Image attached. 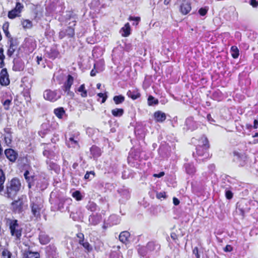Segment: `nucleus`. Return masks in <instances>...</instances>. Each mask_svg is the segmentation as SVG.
I'll list each match as a JSON object with an SVG mask.
<instances>
[{
	"instance_id": "nucleus-1",
	"label": "nucleus",
	"mask_w": 258,
	"mask_h": 258,
	"mask_svg": "<svg viewBox=\"0 0 258 258\" xmlns=\"http://www.w3.org/2000/svg\"><path fill=\"white\" fill-rule=\"evenodd\" d=\"M30 207L31 209V219L35 221L41 219V214L44 211V205L42 200L40 197H36L30 201Z\"/></svg>"
},
{
	"instance_id": "nucleus-2",
	"label": "nucleus",
	"mask_w": 258,
	"mask_h": 258,
	"mask_svg": "<svg viewBox=\"0 0 258 258\" xmlns=\"http://www.w3.org/2000/svg\"><path fill=\"white\" fill-rule=\"evenodd\" d=\"M6 224L9 227L11 235L16 240H20L22 236L23 228L19 224V221L15 219L7 218Z\"/></svg>"
},
{
	"instance_id": "nucleus-3",
	"label": "nucleus",
	"mask_w": 258,
	"mask_h": 258,
	"mask_svg": "<svg viewBox=\"0 0 258 258\" xmlns=\"http://www.w3.org/2000/svg\"><path fill=\"white\" fill-rule=\"evenodd\" d=\"M210 145L209 141L205 135H203L198 140V144L196 148V153H194L198 156L208 157L209 155V149Z\"/></svg>"
},
{
	"instance_id": "nucleus-4",
	"label": "nucleus",
	"mask_w": 258,
	"mask_h": 258,
	"mask_svg": "<svg viewBox=\"0 0 258 258\" xmlns=\"http://www.w3.org/2000/svg\"><path fill=\"white\" fill-rule=\"evenodd\" d=\"M21 183L17 178H13L6 186V194L9 198L13 199L20 190Z\"/></svg>"
},
{
	"instance_id": "nucleus-5",
	"label": "nucleus",
	"mask_w": 258,
	"mask_h": 258,
	"mask_svg": "<svg viewBox=\"0 0 258 258\" xmlns=\"http://www.w3.org/2000/svg\"><path fill=\"white\" fill-rule=\"evenodd\" d=\"M24 6L23 4L20 2H17L15 7L9 11L8 13V17L10 19H14L17 17H20L21 13L23 11Z\"/></svg>"
},
{
	"instance_id": "nucleus-6",
	"label": "nucleus",
	"mask_w": 258,
	"mask_h": 258,
	"mask_svg": "<svg viewBox=\"0 0 258 258\" xmlns=\"http://www.w3.org/2000/svg\"><path fill=\"white\" fill-rule=\"evenodd\" d=\"M43 97L47 101L54 102L60 98L61 95L57 90L46 89L43 92Z\"/></svg>"
},
{
	"instance_id": "nucleus-7",
	"label": "nucleus",
	"mask_w": 258,
	"mask_h": 258,
	"mask_svg": "<svg viewBox=\"0 0 258 258\" xmlns=\"http://www.w3.org/2000/svg\"><path fill=\"white\" fill-rule=\"evenodd\" d=\"M235 157L234 161L239 162L240 166H243L245 165L246 162L248 159V156L246 153L239 152L237 151H234L233 152Z\"/></svg>"
},
{
	"instance_id": "nucleus-8",
	"label": "nucleus",
	"mask_w": 258,
	"mask_h": 258,
	"mask_svg": "<svg viewBox=\"0 0 258 258\" xmlns=\"http://www.w3.org/2000/svg\"><path fill=\"white\" fill-rule=\"evenodd\" d=\"M10 83L9 74L6 68H3L0 72V84L2 86H7Z\"/></svg>"
},
{
	"instance_id": "nucleus-9",
	"label": "nucleus",
	"mask_w": 258,
	"mask_h": 258,
	"mask_svg": "<svg viewBox=\"0 0 258 258\" xmlns=\"http://www.w3.org/2000/svg\"><path fill=\"white\" fill-rule=\"evenodd\" d=\"M46 54L47 57L51 60L60 57V52L55 45L51 47L49 50L47 51Z\"/></svg>"
},
{
	"instance_id": "nucleus-10",
	"label": "nucleus",
	"mask_w": 258,
	"mask_h": 258,
	"mask_svg": "<svg viewBox=\"0 0 258 258\" xmlns=\"http://www.w3.org/2000/svg\"><path fill=\"white\" fill-rule=\"evenodd\" d=\"M8 44L9 47L7 50V55L11 57L13 55L15 51L16 50L18 47V43L16 38L12 39V40H9Z\"/></svg>"
},
{
	"instance_id": "nucleus-11",
	"label": "nucleus",
	"mask_w": 258,
	"mask_h": 258,
	"mask_svg": "<svg viewBox=\"0 0 258 258\" xmlns=\"http://www.w3.org/2000/svg\"><path fill=\"white\" fill-rule=\"evenodd\" d=\"M191 10V3L188 0H183L179 7V11L183 15L188 14Z\"/></svg>"
},
{
	"instance_id": "nucleus-12",
	"label": "nucleus",
	"mask_w": 258,
	"mask_h": 258,
	"mask_svg": "<svg viewBox=\"0 0 258 258\" xmlns=\"http://www.w3.org/2000/svg\"><path fill=\"white\" fill-rule=\"evenodd\" d=\"M4 153L7 158L12 163L16 161L18 156L17 152L11 148L6 149Z\"/></svg>"
},
{
	"instance_id": "nucleus-13",
	"label": "nucleus",
	"mask_w": 258,
	"mask_h": 258,
	"mask_svg": "<svg viewBox=\"0 0 258 258\" xmlns=\"http://www.w3.org/2000/svg\"><path fill=\"white\" fill-rule=\"evenodd\" d=\"M74 79L73 77L71 75H69L67 76V79L66 81L64 83L62 86V89L65 92H67L68 93H69L71 87L74 83Z\"/></svg>"
},
{
	"instance_id": "nucleus-14",
	"label": "nucleus",
	"mask_w": 258,
	"mask_h": 258,
	"mask_svg": "<svg viewBox=\"0 0 258 258\" xmlns=\"http://www.w3.org/2000/svg\"><path fill=\"white\" fill-rule=\"evenodd\" d=\"M24 178L28 183V187L30 189L34 185L35 176L33 175H30V172L26 170L24 173Z\"/></svg>"
},
{
	"instance_id": "nucleus-15",
	"label": "nucleus",
	"mask_w": 258,
	"mask_h": 258,
	"mask_svg": "<svg viewBox=\"0 0 258 258\" xmlns=\"http://www.w3.org/2000/svg\"><path fill=\"white\" fill-rule=\"evenodd\" d=\"M23 202L20 200H16L12 203L13 210L15 213H20L23 211Z\"/></svg>"
},
{
	"instance_id": "nucleus-16",
	"label": "nucleus",
	"mask_w": 258,
	"mask_h": 258,
	"mask_svg": "<svg viewBox=\"0 0 258 258\" xmlns=\"http://www.w3.org/2000/svg\"><path fill=\"white\" fill-rule=\"evenodd\" d=\"M101 215L99 213L92 214L89 217V222L91 225L95 226L101 222Z\"/></svg>"
},
{
	"instance_id": "nucleus-17",
	"label": "nucleus",
	"mask_w": 258,
	"mask_h": 258,
	"mask_svg": "<svg viewBox=\"0 0 258 258\" xmlns=\"http://www.w3.org/2000/svg\"><path fill=\"white\" fill-rule=\"evenodd\" d=\"M154 119L156 122H163L166 119V115L164 112L158 110L153 114Z\"/></svg>"
},
{
	"instance_id": "nucleus-18",
	"label": "nucleus",
	"mask_w": 258,
	"mask_h": 258,
	"mask_svg": "<svg viewBox=\"0 0 258 258\" xmlns=\"http://www.w3.org/2000/svg\"><path fill=\"white\" fill-rule=\"evenodd\" d=\"M160 245L155 241H149L147 243L146 248L148 251H158L160 249Z\"/></svg>"
},
{
	"instance_id": "nucleus-19",
	"label": "nucleus",
	"mask_w": 258,
	"mask_h": 258,
	"mask_svg": "<svg viewBox=\"0 0 258 258\" xmlns=\"http://www.w3.org/2000/svg\"><path fill=\"white\" fill-rule=\"evenodd\" d=\"M79 135L80 134L79 132L70 134V137L69 138V141L71 142L72 147H75V146H79V142L78 140Z\"/></svg>"
},
{
	"instance_id": "nucleus-20",
	"label": "nucleus",
	"mask_w": 258,
	"mask_h": 258,
	"mask_svg": "<svg viewBox=\"0 0 258 258\" xmlns=\"http://www.w3.org/2000/svg\"><path fill=\"white\" fill-rule=\"evenodd\" d=\"M90 151L93 158L99 157L102 155L101 149L96 145H93L90 148Z\"/></svg>"
},
{
	"instance_id": "nucleus-21",
	"label": "nucleus",
	"mask_w": 258,
	"mask_h": 258,
	"mask_svg": "<svg viewBox=\"0 0 258 258\" xmlns=\"http://www.w3.org/2000/svg\"><path fill=\"white\" fill-rule=\"evenodd\" d=\"M23 258H40V253L33 252L30 250H25L23 254Z\"/></svg>"
},
{
	"instance_id": "nucleus-22",
	"label": "nucleus",
	"mask_w": 258,
	"mask_h": 258,
	"mask_svg": "<svg viewBox=\"0 0 258 258\" xmlns=\"http://www.w3.org/2000/svg\"><path fill=\"white\" fill-rule=\"evenodd\" d=\"M126 95L133 100H136L139 98L141 95L138 89H135L134 90H128L126 93Z\"/></svg>"
},
{
	"instance_id": "nucleus-23",
	"label": "nucleus",
	"mask_w": 258,
	"mask_h": 258,
	"mask_svg": "<svg viewBox=\"0 0 258 258\" xmlns=\"http://www.w3.org/2000/svg\"><path fill=\"white\" fill-rule=\"evenodd\" d=\"M186 173L189 175H193L196 172V168L193 163H187L184 164Z\"/></svg>"
},
{
	"instance_id": "nucleus-24",
	"label": "nucleus",
	"mask_w": 258,
	"mask_h": 258,
	"mask_svg": "<svg viewBox=\"0 0 258 258\" xmlns=\"http://www.w3.org/2000/svg\"><path fill=\"white\" fill-rule=\"evenodd\" d=\"M130 233L127 231L121 232L119 235V240L124 244H127L129 241Z\"/></svg>"
},
{
	"instance_id": "nucleus-25",
	"label": "nucleus",
	"mask_w": 258,
	"mask_h": 258,
	"mask_svg": "<svg viewBox=\"0 0 258 258\" xmlns=\"http://www.w3.org/2000/svg\"><path fill=\"white\" fill-rule=\"evenodd\" d=\"M131 28L129 23L125 24L124 26L121 28L120 32L121 36L124 37H128L131 34Z\"/></svg>"
},
{
	"instance_id": "nucleus-26",
	"label": "nucleus",
	"mask_w": 258,
	"mask_h": 258,
	"mask_svg": "<svg viewBox=\"0 0 258 258\" xmlns=\"http://www.w3.org/2000/svg\"><path fill=\"white\" fill-rule=\"evenodd\" d=\"M39 240L41 244L45 245L49 242L50 238L49 236L44 232H41L39 235Z\"/></svg>"
},
{
	"instance_id": "nucleus-27",
	"label": "nucleus",
	"mask_w": 258,
	"mask_h": 258,
	"mask_svg": "<svg viewBox=\"0 0 258 258\" xmlns=\"http://www.w3.org/2000/svg\"><path fill=\"white\" fill-rule=\"evenodd\" d=\"M6 180V175L4 170L0 168V195H2L4 189V183Z\"/></svg>"
},
{
	"instance_id": "nucleus-28",
	"label": "nucleus",
	"mask_w": 258,
	"mask_h": 258,
	"mask_svg": "<svg viewBox=\"0 0 258 258\" xmlns=\"http://www.w3.org/2000/svg\"><path fill=\"white\" fill-rule=\"evenodd\" d=\"M53 113L58 119H61L63 118V116L66 113V111L63 107H59L53 110Z\"/></svg>"
},
{
	"instance_id": "nucleus-29",
	"label": "nucleus",
	"mask_w": 258,
	"mask_h": 258,
	"mask_svg": "<svg viewBox=\"0 0 258 258\" xmlns=\"http://www.w3.org/2000/svg\"><path fill=\"white\" fill-rule=\"evenodd\" d=\"M74 25L73 26H68L67 29L65 30L67 36H68L70 38H73L75 36V27L76 25V21H74Z\"/></svg>"
},
{
	"instance_id": "nucleus-30",
	"label": "nucleus",
	"mask_w": 258,
	"mask_h": 258,
	"mask_svg": "<svg viewBox=\"0 0 258 258\" xmlns=\"http://www.w3.org/2000/svg\"><path fill=\"white\" fill-rule=\"evenodd\" d=\"M21 25L25 29H30L33 27V23L29 19H23L21 21Z\"/></svg>"
},
{
	"instance_id": "nucleus-31",
	"label": "nucleus",
	"mask_w": 258,
	"mask_h": 258,
	"mask_svg": "<svg viewBox=\"0 0 258 258\" xmlns=\"http://www.w3.org/2000/svg\"><path fill=\"white\" fill-rule=\"evenodd\" d=\"M86 207L88 210L92 212H96L98 209L97 205L94 202L91 201H89Z\"/></svg>"
},
{
	"instance_id": "nucleus-32",
	"label": "nucleus",
	"mask_w": 258,
	"mask_h": 258,
	"mask_svg": "<svg viewBox=\"0 0 258 258\" xmlns=\"http://www.w3.org/2000/svg\"><path fill=\"white\" fill-rule=\"evenodd\" d=\"M80 93V95L83 98H86L88 96V91L86 89L85 85L83 84L80 85L77 90Z\"/></svg>"
},
{
	"instance_id": "nucleus-33",
	"label": "nucleus",
	"mask_w": 258,
	"mask_h": 258,
	"mask_svg": "<svg viewBox=\"0 0 258 258\" xmlns=\"http://www.w3.org/2000/svg\"><path fill=\"white\" fill-rule=\"evenodd\" d=\"M113 100L116 105H118L124 101L125 97L122 95H116L113 97Z\"/></svg>"
},
{
	"instance_id": "nucleus-34",
	"label": "nucleus",
	"mask_w": 258,
	"mask_h": 258,
	"mask_svg": "<svg viewBox=\"0 0 258 258\" xmlns=\"http://www.w3.org/2000/svg\"><path fill=\"white\" fill-rule=\"evenodd\" d=\"M111 113L114 117H120L124 113V109L122 108H115L112 109Z\"/></svg>"
},
{
	"instance_id": "nucleus-35",
	"label": "nucleus",
	"mask_w": 258,
	"mask_h": 258,
	"mask_svg": "<svg viewBox=\"0 0 258 258\" xmlns=\"http://www.w3.org/2000/svg\"><path fill=\"white\" fill-rule=\"evenodd\" d=\"M230 50L231 52V56L233 58L235 59L238 57L239 55V51L237 46H231Z\"/></svg>"
},
{
	"instance_id": "nucleus-36",
	"label": "nucleus",
	"mask_w": 258,
	"mask_h": 258,
	"mask_svg": "<svg viewBox=\"0 0 258 258\" xmlns=\"http://www.w3.org/2000/svg\"><path fill=\"white\" fill-rule=\"evenodd\" d=\"M159 103V101L157 99H155V97L152 95L149 96L148 98V104L149 106H152L153 105H157Z\"/></svg>"
},
{
	"instance_id": "nucleus-37",
	"label": "nucleus",
	"mask_w": 258,
	"mask_h": 258,
	"mask_svg": "<svg viewBox=\"0 0 258 258\" xmlns=\"http://www.w3.org/2000/svg\"><path fill=\"white\" fill-rule=\"evenodd\" d=\"M72 196L77 201H81L83 198L80 191L78 190L73 192L72 194Z\"/></svg>"
},
{
	"instance_id": "nucleus-38",
	"label": "nucleus",
	"mask_w": 258,
	"mask_h": 258,
	"mask_svg": "<svg viewBox=\"0 0 258 258\" xmlns=\"http://www.w3.org/2000/svg\"><path fill=\"white\" fill-rule=\"evenodd\" d=\"M5 58V56L4 54V49L3 48H0V69L4 68L5 65L4 60Z\"/></svg>"
},
{
	"instance_id": "nucleus-39",
	"label": "nucleus",
	"mask_w": 258,
	"mask_h": 258,
	"mask_svg": "<svg viewBox=\"0 0 258 258\" xmlns=\"http://www.w3.org/2000/svg\"><path fill=\"white\" fill-rule=\"evenodd\" d=\"M12 253L8 250V249L4 248L2 251V258H11Z\"/></svg>"
},
{
	"instance_id": "nucleus-40",
	"label": "nucleus",
	"mask_w": 258,
	"mask_h": 258,
	"mask_svg": "<svg viewBox=\"0 0 258 258\" xmlns=\"http://www.w3.org/2000/svg\"><path fill=\"white\" fill-rule=\"evenodd\" d=\"M12 97H10V98L6 99L4 102H3V105L4 106V109L6 110H8L10 109V106L12 104Z\"/></svg>"
},
{
	"instance_id": "nucleus-41",
	"label": "nucleus",
	"mask_w": 258,
	"mask_h": 258,
	"mask_svg": "<svg viewBox=\"0 0 258 258\" xmlns=\"http://www.w3.org/2000/svg\"><path fill=\"white\" fill-rule=\"evenodd\" d=\"M128 20L130 21H134V22L133 23V25L137 26L141 21V18L140 17H133L130 16L128 18Z\"/></svg>"
},
{
	"instance_id": "nucleus-42",
	"label": "nucleus",
	"mask_w": 258,
	"mask_h": 258,
	"mask_svg": "<svg viewBox=\"0 0 258 258\" xmlns=\"http://www.w3.org/2000/svg\"><path fill=\"white\" fill-rule=\"evenodd\" d=\"M4 141L8 146H11L12 142V135L9 134V135L5 136Z\"/></svg>"
},
{
	"instance_id": "nucleus-43",
	"label": "nucleus",
	"mask_w": 258,
	"mask_h": 258,
	"mask_svg": "<svg viewBox=\"0 0 258 258\" xmlns=\"http://www.w3.org/2000/svg\"><path fill=\"white\" fill-rule=\"evenodd\" d=\"M80 245H82L83 247L88 251L90 252L92 251V247L91 245L90 244V243L88 241H83L80 244Z\"/></svg>"
},
{
	"instance_id": "nucleus-44",
	"label": "nucleus",
	"mask_w": 258,
	"mask_h": 258,
	"mask_svg": "<svg viewBox=\"0 0 258 258\" xmlns=\"http://www.w3.org/2000/svg\"><path fill=\"white\" fill-rule=\"evenodd\" d=\"M208 11V8L205 7V8H201L199 9L198 12L199 14L202 16H205Z\"/></svg>"
},
{
	"instance_id": "nucleus-45",
	"label": "nucleus",
	"mask_w": 258,
	"mask_h": 258,
	"mask_svg": "<svg viewBox=\"0 0 258 258\" xmlns=\"http://www.w3.org/2000/svg\"><path fill=\"white\" fill-rule=\"evenodd\" d=\"M97 95L100 98H102L101 103H104L108 97L106 93H99Z\"/></svg>"
},
{
	"instance_id": "nucleus-46",
	"label": "nucleus",
	"mask_w": 258,
	"mask_h": 258,
	"mask_svg": "<svg viewBox=\"0 0 258 258\" xmlns=\"http://www.w3.org/2000/svg\"><path fill=\"white\" fill-rule=\"evenodd\" d=\"M78 239V243L79 244L81 243L84 241V235L83 233L80 232L77 234L76 235Z\"/></svg>"
},
{
	"instance_id": "nucleus-47",
	"label": "nucleus",
	"mask_w": 258,
	"mask_h": 258,
	"mask_svg": "<svg viewBox=\"0 0 258 258\" xmlns=\"http://www.w3.org/2000/svg\"><path fill=\"white\" fill-rule=\"evenodd\" d=\"M225 197L227 199L231 200L233 197V194L231 190H227L225 191Z\"/></svg>"
},
{
	"instance_id": "nucleus-48",
	"label": "nucleus",
	"mask_w": 258,
	"mask_h": 258,
	"mask_svg": "<svg viewBox=\"0 0 258 258\" xmlns=\"http://www.w3.org/2000/svg\"><path fill=\"white\" fill-rule=\"evenodd\" d=\"M156 198L158 199H161V198L166 199V192L165 191L157 192Z\"/></svg>"
},
{
	"instance_id": "nucleus-49",
	"label": "nucleus",
	"mask_w": 258,
	"mask_h": 258,
	"mask_svg": "<svg viewBox=\"0 0 258 258\" xmlns=\"http://www.w3.org/2000/svg\"><path fill=\"white\" fill-rule=\"evenodd\" d=\"M91 174L92 175V178L94 177L95 175V173L94 171H87V172L86 173V174H85V176H84V178L85 179H89V178H90V175Z\"/></svg>"
},
{
	"instance_id": "nucleus-50",
	"label": "nucleus",
	"mask_w": 258,
	"mask_h": 258,
	"mask_svg": "<svg viewBox=\"0 0 258 258\" xmlns=\"http://www.w3.org/2000/svg\"><path fill=\"white\" fill-rule=\"evenodd\" d=\"M97 64L96 63L94 64L93 69L91 71L90 76L91 77H94L96 75V74L98 72L96 69Z\"/></svg>"
},
{
	"instance_id": "nucleus-51",
	"label": "nucleus",
	"mask_w": 258,
	"mask_h": 258,
	"mask_svg": "<svg viewBox=\"0 0 258 258\" xmlns=\"http://www.w3.org/2000/svg\"><path fill=\"white\" fill-rule=\"evenodd\" d=\"M249 4L253 8H257L258 7V1L257 0H249Z\"/></svg>"
},
{
	"instance_id": "nucleus-52",
	"label": "nucleus",
	"mask_w": 258,
	"mask_h": 258,
	"mask_svg": "<svg viewBox=\"0 0 258 258\" xmlns=\"http://www.w3.org/2000/svg\"><path fill=\"white\" fill-rule=\"evenodd\" d=\"M170 236L175 242H176V240L178 239V235L174 232L171 233Z\"/></svg>"
},
{
	"instance_id": "nucleus-53",
	"label": "nucleus",
	"mask_w": 258,
	"mask_h": 258,
	"mask_svg": "<svg viewBox=\"0 0 258 258\" xmlns=\"http://www.w3.org/2000/svg\"><path fill=\"white\" fill-rule=\"evenodd\" d=\"M233 250V247L229 244H227L226 245V246L224 248V251L225 252H231Z\"/></svg>"
},
{
	"instance_id": "nucleus-54",
	"label": "nucleus",
	"mask_w": 258,
	"mask_h": 258,
	"mask_svg": "<svg viewBox=\"0 0 258 258\" xmlns=\"http://www.w3.org/2000/svg\"><path fill=\"white\" fill-rule=\"evenodd\" d=\"M9 23L8 22H5L2 26V29L4 32L9 30Z\"/></svg>"
},
{
	"instance_id": "nucleus-55",
	"label": "nucleus",
	"mask_w": 258,
	"mask_h": 258,
	"mask_svg": "<svg viewBox=\"0 0 258 258\" xmlns=\"http://www.w3.org/2000/svg\"><path fill=\"white\" fill-rule=\"evenodd\" d=\"M66 36H67V34L66 31L61 30L59 32L58 36L60 39H62Z\"/></svg>"
},
{
	"instance_id": "nucleus-56",
	"label": "nucleus",
	"mask_w": 258,
	"mask_h": 258,
	"mask_svg": "<svg viewBox=\"0 0 258 258\" xmlns=\"http://www.w3.org/2000/svg\"><path fill=\"white\" fill-rule=\"evenodd\" d=\"M5 34V36H6V37L8 39V40H12V39H14L12 36V35H11L10 32H9V30H8V31H6L5 32H4Z\"/></svg>"
},
{
	"instance_id": "nucleus-57",
	"label": "nucleus",
	"mask_w": 258,
	"mask_h": 258,
	"mask_svg": "<svg viewBox=\"0 0 258 258\" xmlns=\"http://www.w3.org/2000/svg\"><path fill=\"white\" fill-rule=\"evenodd\" d=\"M164 174H165L164 172L162 171V172H160L158 174H154L153 175V176L155 177L160 178V177L163 176L164 175Z\"/></svg>"
},
{
	"instance_id": "nucleus-58",
	"label": "nucleus",
	"mask_w": 258,
	"mask_h": 258,
	"mask_svg": "<svg viewBox=\"0 0 258 258\" xmlns=\"http://www.w3.org/2000/svg\"><path fill=\"white\" fill-rule=\"evenodd\" d=\"M173 203L175 206H177L179 204L180 201L177 198L174 197L173 198Z\"/></svg>"
},
{
	"instance_id": "nucleus-59",
	"label": "nucleus",
	"mask_w": 258,
	"mask_h": 258,
	"mask_svg": "<svg viewBox=\"0 0 258 258\" xmlns=\"http://www.w3.org/2000/svg\"><path fill=\"white\" fill-rule=\"evenodd\" d=\"M258 127V120L254 119L253 121V128L256 129Z\"/></svg>"
},
{
	"instance_id": "nucleus-60",
	"label": "nucleus",
	"mask_w": 258,
	"mask_h": 258,
	"mask_svg": "<svg viewBox=\"0 0 258 258\" xmlns=\"http://www.w3.org/2000/svg\"><path fill=\"white\" fill-rule=\"evenodd\" d=\"M69 13L70 14L69 15H68V19L70 20L71 18L74 17V15L73 12H72V11L69 12Z\"/></svg>"
},
{
	"instance_id": "nucleus-61",
	"label": "nucleus",
	"mask_w": 258,
	"mask_h": 258,
	"mask_svg": "<svg viewBox=\"0 0 258 258\" xmlns=\"http://www.w3.org/2000/svg\"><path fill=\"white\" fill-rule=\"evenodd\" d=\"M37 63L38 64H40V62L42 60V56H37L36 57Z\"/></svg>"
},
{
	"instance_id": "nucleus-62",
	"label": "nucleus",
	"mask_w": 258,
	"mask_h": 258,
	"mask_svg": "<svg viewBox=\"0 0 258 258\" xmlns=\"http://www.w3.org/2000/svg\"><path fill=\"white\" fill-rule=\"evenodd\" d=\"M192 252L194 254H196L199 253V249L198 247H195L192 250Z\"/></svg>"
},
{
	"instance_id": "nucleus-63",
	"label": "nucleus",
	"mask_w": 258,
	"mask_h": 258,
	"mask_svg": "<svg viewBox=\"0 0 258 258\" xmlns=\"http://www.w3.org/2000/svg\"><path fill=\"white\" fill-rule=\"evenodd\" d=\"M5 132L7 134V135H9V134L12 135V132L10 128H7L5 129Z\"/></svg>"
},
{
	"instance_id": "nucleus-64",
	"label": "nucleus",
	"mask_w": 258,
	"mask_h": 258,
	"mask_svg": "<svg viewBox=\"0 0 258 258\" xmlns=\"http://www.w3.org/2000/svg\"><path fill=\"white\" fill-rule=\"evenodd\" d=\"M207 118L208 119L209 121H214V119L212 118L211 115L210 114H208L207 116Z\"/></svg>"
}]
</instances>
